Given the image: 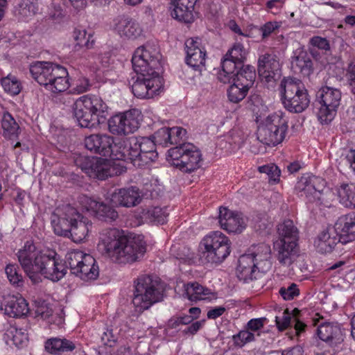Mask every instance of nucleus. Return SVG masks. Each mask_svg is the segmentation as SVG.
<instances>
[{
    "mask_svg": "<svg viewBox=\"0 0 355 355\" xmlns=\"http://www.w3.org/2000/svg\"><path fill=\"white\" fill-rule=\"evenodd\" d=\"M162 55L157 48L146 44L136 49L132 64L137 77L132 85L135 96L140 98H151L162 92L163 78L160 76Z\"/></svg>",
    "mask_w": 355,
    "mask_h": 355,
    "instance_id": "obj_1",
    "label": "nucleus"
},
{
    "mask_svg": "<svg viewBox=\"0 0 355 355\" xmlns=\"http://www.w3.org/2000/svg\"><path fill=\"white\" fill-rule=\"evenodd\" d=\"M16 255L24 272L34 284L42 281L40 275L58 282L67 273L66 266L55 252L39 250L31 241L26 242Z\"/></svg>",
    "mask_w": 355,
    "mask_h": 355,
    "instance_id": "obj_2",
    "label": "nucleus"
},
{
    "mask_svg": "<svg viewBox=\"0 0 355 355\" xmlns=\"http://www.w3.org/2000/svg\"><path fill=\"white\" fill-rule=\"evenodd\" d=\"M97 249L115 262L127 263L141 257L146 252V245L140 236L123 235L119 230L112 228L101 234Z\"/></svg>",
    "mask_w": 355,
    "mask_h": 355,
    "instance_id": "obj_3",
    "label": "nucleus"
},
{
    "mask_svg": "<svg viewBox=\"0 0 355 355\" xmlns=\"http://www.w3.org/2000/svg\"><path fill=\"white\" fill-rule=\"evenodd\" d=\"M155 141L148 137H131L122 139L116 145L117 159L130 162L135 167L142 168L154 162L158 156Z\"/></svg>",
    "mask_w": 355,
    "mask_h": 355,
    "instance_id": "obj_4",
    "label": "nucleus"
},
{
    "mask_svg": "<svg viewBox=\"0 0 355 355\" xmlns=\"http://www.w3.org/2000/svg\"><path fill=\"white\" fill-rule=\"evenodd\" d=\"M107 105L96 95H84L73 104V113L82 128H95L105 119Z\"/></svg>",
    "mask_w": 355,
    "mask_h": 355,
    "instance_id": "obj_5",
    "label": "nucleus"
},
{
    "mask_svg": "<svg viewBox=\"0 0 355 355\" xmlns=\"http://www.w3.org/2000/svg\"><path fill=\"white\" fill-rule=\"evenodd\" d=\"M30 73L40 85L52 92H62L69 87L68 72L58 64L37 62L31 65Z\"/></svg>",
    "mask_w": 355,
    "mask_h": 355,
    "instance_id": "obj_6",
    "label": "nucleus"
},
{
    "mask_svg": "<svg viewBox=\"0 0 355 355\" xmlns=\"http://www.w3.org/2000/svg\"><path fill=\"white\" fill-rule=\"evenodd\" d=\"M164 292L163 284L158 277L149 275L139 277L132 298L136 311L142 313L154 304L161 302L164 298Z\"/></svg>",
    "mask_w": 355,
    "mask_h": 355,
    "instance_id": "obj_7",
    "label": "nucleus"
},
{
    "mask_svg": "<svg viewBox=\"0 0 355 355\" xmlns=\"http://www.w3.org/2000/svg\"><path fill=\"white\" fill-rule=\"evenodd\" d=\"M279 90L282 104L290 112L301 113L309 107L310 97L301 80L292 78H284Z\"/></svg>",
    "mask_w": 355,
    "mask_h": 355,
    "instance_id": "obj_8",
    "label": "nucleus"
},
{
    "mask_svg": "<svg viewBox=\"0 0 355 355\" xmlns=\"http://www.w3.org/2000/svg\"><path fill=\"white\" fill-rule=\"evenodd\" d=\"M288 118L281 111L269 114L258 127L257 139L268 146H276L282 143L288 130Z\"/></svg>",
    "mask_w": 355,
    "mask_h": 355,
    "instance_id": "obj_9",
    "label": "nucleus"
},
{
    "mask_svg": "<svg viewBox=\"0 0 355 355\" xmlns=\"http://www.w3.org/2000/svg\"><path fill=\"white\" fill-rule=\"evenodd\" d=\"M167 160L173 166L185 173H191L201 166L202 155L191 143H185L168 150Z\"/></svg>",
    "mask_w": 355,
    "mask_h": 355,
    "instance_id": "obj_10",
    "label": "nucleus"
},
{
    "mask_svg": "<svg viewBox=\"0 0 355 355\" xmlns=\"http://www.w3.org/2000/svg\"><path fill=\"white\" fill-rule=\"evenodd\" d=\"M231 242L219 231L213 232L200 242L202 258L207 263H220L230 254Z\"/></svg>",
    "mask_w": 355,
    "mask_h": 355,
    "instance_id": "obj_11",
    "label": "nucleus"
},
{
    "mask_svg": "<svg viewBox=\"0 0 355 355\" xmlns=\"http://www.w3.org/2000/svg\"><path fill=\"white\" fill-rule=\"evenodd\" d=\"M324 181L316 176L304 175L297 182L295 190L297 194L304 198L309 202L316 205H323L324 207H330V197L331 193L322 189Z\"/></svg>",
    "mask_w": 355,
    "mask_h": 355,
    "instance_id": "obj_12",
    "label": "nucleus"
},
{
    "mask_svg": "<svg viewBox=\"0 0 355 355\" xmlns=\"http://www.w3.org/2000/svg\"><path fill=\"white\" fill-rule=\"evenodd\" d=\"M65 264L69 267L71 273L84 281L94 280L98 277L99 270L95 259L82 251L67 252Z\"/></svg>",
    "mask_w": 355,
    "mask_h": 355,
    "instance_id": "obj_13",
    "label": "nucleus"
},
{
    "mask_svg": "<svg viewBox=\"0 0 355 355\" xmlns=\"http://www.w3.org/2000/svg\"><path fill=\"white\" fill-rule=\"evenodd\" d=\"M341 92L331 87H322L317 93L316 114L321 123H328L334 118L340 104Z\"/></svg>",
    "mask_w": 355,
    "mask_h": 355,
    "instance_id": "obj_14",
    "label": "nucleus"
},
{
    "mask_svg": "<svg viewBox=\"0 0 355 355\" xmlns=\"http://www.w3.org/2000/svg\"><path fill=\"white\" fill-rule=\"evenodd\" d=\"M140 114L139 110L132 109L114 115L108 120L109 131L117 135L133 133L139 128Z\"/></svg>",
    "mask_w": 355,
    "mask_h": 355,
    "instance_id": "obj_15",
    "label": "nucleus"
},
{
    "mask_svg": "<svg viewBox=\"0 0 355 355\" xmlns=\"http://www.w3.org/2000/svg\"><path fill=\"white\" fill-rule=\"evenodd\" d=\"M246 55L247 51L243 44H234L227 52L222 61V70L218 74V79L222 83H227L229 78L233 76L232 73L243 65Z\"/></svg>",
    "mask_w": 355,
    "mask_h": 355,
    "instance_id": "obj_16",
    "label": "nucleus"
},
{
    "mask_svg": "<svg viewBox=\"0 0 355 355\" xmlns=\"http://www.w3.org/2000/svg\"><path fill=\"white\" fill-rule=\"evenodd\" d=\"M76 216L78 217V211L69 205L56 208L51 218L55 234L69 237L72 223L71 222Z\"/></svg>",
    "mask_w": 355,
    "mask_h": 355,
    "instance_id": "obj_17",
    "label": "nucleus"
},
{
    "mask_svg": "<svg viewBox=\"0 0 355 355\" xmlns=\"http://www.w3.org/2000/svg\"><path fill=\"white\" fill-rule=\"evenodd\" d=\"M113 138L107 135L94 134L85 139V146L87 150L104 157L113 155L116 159L115 155L119 154V148L113 146Z\"/></svg>",
    "mask_w": 355,
    "mask_h": 355,
    "instance_id": "obj_18",
    "label": "nucleus"
},
{
    "mask_svg": "<svg viewBox=\"0 0 355 355\" xmlns=\"http://www.w3.org/2000/svg\"><path fill=\"white\" fill-rule=\"evenodd\" d=\"M218 220L221 228L232 233H241L247 225V219L241 213L226 207H220Z\"/></svg>",
    "mask_w": 355,
    "mask_h": 355,
    "instance_id": "obj_19",
    "label": "nucleus"
},
{
    "mask_svg": "<svg viewBox=\"0 0 355 355\" xmlns=\"http://www.w3.org/2000/svg\"><path fill=\"white\" fill-rule=\"evenodd\" d=\"M186 63L196 71L205 66L206 51L198 38H189L185 42Z\"/></svg>",
    "mask_w": 355,
    "mask_h": 355,
    "instance_id": "obj_20",
    "label": "nucleus"
},
{
    "mask_svg": "<svg viewBox=\"0 0 355 355\" xmlns=\"http://www.w3.org/2000/svg\"><path fill=\"white\" fill-rule=\"evenodd\" d=\"M258 73L267 83L275 82L281 76V67L276 55L266 53L258 60Z\"/></svg>",
    "mask_w": 355,
    "mask_h": 355,
    "instance_id": "obj_21",
    "label": "nucleus"
},
{
    "mask_svg": "<svg viewBox=\"0 0 355 355\" xmlns=\"http://www.w3.org/2000/svg\"><path fill=\"white\" fill-rule=\"evenodd\" d=\"M142 195L136 187L115 189L110 196L112 203L116 206L135 207L141 201Z\"/></svg>",
    "mask_w": 355,
    "mask_h": 355,
    "instance_id": "obj_22",
    "label": "nucleus"
},
{
    "mask_svg": "<svg viewBox=\"0 0 355 355\" xmlns=\"http://www.w3.org/2000/svg\"><path fill=\"white\" fill-rule=\"evenodd\" d=\"M274 250L279 263L284 266H290L298 257L297 243L282 241L274 243Z\"/></svg>",
    "mask_w": 355,
    "mask_h": 355,
    "instance_id": "obj_23",
    "label": "nucleus"
},
{
    "mask_svg": "<svg viewBox=\"0 0 355 355\" xmlns=\"http://www.w3.org/2000/svg\"><path fill=\"white\" fill-rule=\"evenodd\" d=\"M114 28L121 37L134 40L141 33V28L134 19L126 16H119L114 19Z\"/></svg>",
    "mask_w": 355,
    "mask_h": 355,
    "instance_id": "obj_24",
    "label": "nucleus"
},
{
    "mask_svg": "<svg viewBox=\"0 0 355 355\" xmlns=\"http://www.w3.org/2000/svg\"><path fill=\"white\" fill-rule=\"evenodd\" d=\"M334 227L339 234L341 243L355 241V214L351 213L341 216L336 222Z\"/></svg>",
    "mask_w": 355,
    "mask_h": 355,
    "instance_id": "obj_25",
    "label": "nucleus"
},
{
    "mask_svg": "<svg viewBox=\"0 0 355 355\" xmlns=\"http://www.w3.org/2000/svg\"><path fill=\"white\" fill-rule=\"evenodd\" d=\"M1 310L8 316L16 318L26 315L29 308L26 300L22 297L8 295L1 303Z\"/></svg>",
    "mask_w": 355,
    "mask_h": 355,
    "instance_id": "obj_26",
    "label": "nucleus"
},
{
    "mask_svg": "<svg viewBox=\"0 0 355 355\" xmlns=\"http://www.w3.org/2000/svg\"><path fill=\"white\" fill-rule=\"evenodd\" d=\"M338 243H341V240L334 226L322 231L315 240L314 245L319 252L327 254L332 252Z\"/></svg>",
    "mask_w": 355,
    "mask_h": 355,
    "instance_id": "obj_27",
    "label": "nucleus"
},
{
    "mask_svg": "<svg viewBox=\"0 0 355 355\" xmlns=\"http://www.w3.org/2000/svg\"><path fill=\"white\" fill-rule=\"evenodd\" d=\"M314 325H318L317 334L322 340L331 345H336L343 341V333L338 324L330 322L317 324L315 322Z\"/></svg>",
    "mask_w": 355,
    "mask_h": 355,
    "instance_id": "obj_28",
    "label": "nucleus"
},
{
    "mask_svg": "<svg viewBox=\"0 0 355 355\" xmlns=\"http://www.w3.org/2000/svg\"><path fill=\"white\" fill-rule=\"evenodd\" d=\"M69 236L75 243H80L86 239L92 229V223L78 212V217H73L71 222Z\"/></svg>",
    "mask_w": 355,
    "mask_h": 355,
    "instance_id": "obj_29",
    "label": "nucleus"
},
{
    "mask_svg": "<svg viewBox=\"0 0 355 355\" xmlns=\"http://www.w3.org/2000/svg\"><path fill=\"white\" fill-rule=\"evenodd\" d=\"M291 67L295 73L303 76H309L313 71V63L308 53L297 49L293 52L291 59Z\"/></svg>",
    "mask_w": 355,
    "mask_h": 355,
    "instance_id": "obj_30",
    "label": "nucleus"
},
{
    "mask_svg": "<svg viewBox=\"0 0 355 355\" xmlns=\"http://www.w3.org/2000/svg\"><path fill=\"white\" fill-rule=\"evenodd\" d=\"M111 162L103 158L92 157L89 161L88 173L91 177L99 180H105L113 174L114 168L111 166Z\"/></svg>",
    "mask_w": 355,
    "mask_h": 355,
    "instance_id": "obj_31",
    "label": "nucleus"
},
{
    "mask_svg": "<svg viewBox=\"0 0 355 355\" xmlns=\"http://www.w3.org/2000/svg\"><path fill=\"white\" fill-rule=\"evenodd\" d=\"M232 76L229 78L226 83L232 80L239 86L250 89L254 84L256 78L255 69L250 65H242L232 73Z\"/></svg>",
    "mask_w": 355,
    "mask_h": 355,
    "instance_id": "obj_32",
    "label": "nucleus"
},
{
    "mask_svg": "<svg viewBox=\"0 0 355 355\" xmlns=\"http://www.w3.org/2000/svg\"><path fill=\"white\" fill-rule=\"evenodd\" d=\"M259 263L254 259L253 256L249 253L243 254L239 259V265L237 271L239 272L238 277L243 279L245 282L252 280L255 272V268H258Z\"/></svg>",
    "mask_w": 355,
    "mask_h": 355,
    "instance_id": "obj_33",
    "label": "nucleus"
},
{
    "mask_svg": "<svg viewBox=\"0 0 355 355\" xmlns=\"http://www.w3.org/2000/svg\"><path fill=\"white\" fill-rule=\"evenodd\" d=\"M1 122L3 137L12 141L17 140L21 129L14 117L8 112H4Z\"/></svg>",
    "mask_w": 355,
    "mask_h": 355,
    "instance_id": "obj_34",
    "label": "nucleus"
},
{
    "mask_svg": "<svg viewBox=\"0 0 355 355\" xmlns=\"http://www.w3.org/2000/svg\"><path fill=\"white\" fill-rule=\"evenodd\" d=\"M173 5L171 16L184 22H190L191 19V8H193L196 0H171Z\"/></svg>",
    "mask_w": 355,
    "mask_h": 355,
    "instance_id": "obj_35",
    "label": "nucleus"
},
{
    "mask_svg": "<svg viewBox=\"0 0 355 355\" xmlns=\"http://www.w3.org/2000/svg\"><path fill=\"white\" fill-rule=\"evenodd\" d=\"M182 296L192 302L205 300L211 294L209 289L203 287L198 282L188 283L183 285Z\"/></svg>",
    "mask_w": 355,
    "mask_h": 355,
    "instance_id": "obj_36",
    "label": "nucleus"
},
{
    "mask_svg": "<svg viewBox=\"0 0 355 355\" xmlns=\"http://www.w3.org/2000/svg\"><path fill=\"white\" fill-rule=\"evenodd\" d=\"M4 340L7 345H15L18 348L24 347L28 342L26 330L15 327H10L6 331Z\"/></svg>",
    "mask_w": 355,
    "mask_h": 355,
    "instance_id": "obj_37",
    "label": "nucleus"
},
{
    "mask_svg": "<svg viewBox=\"0 0 355 355\" xmlns=\"http://www.w3.org/2000/svg\"><path fill=\"white\" fill-rule=\"evenodd\" d=\"M44 347L48 352L57 354L71 352L76 348V345L72 341L66 338H52L46 341Z\"/></svg>",
    "mask_w": 355,
    "mask_h": 355,
    "instance_id": "obj_38",
    "label": "nucleus"
},
{
    "mask_svg": "<svg viewBox=\"0 0 355 355\" xmlns=\"http://www.w3.org/2000/svg\"><path fill=\"white\" fill-rule=\"evenodd\" d=\"M339 202L346 207L355 208V186L352 184H340L336 187Z\"/></svg>",
    "mask_w": 355,
    "mask_h": 355,
    "instance_id": "obj_39",
    "label": "nucleus"
},
{
    "mask_svg": "<svg viewBox=\"0 0 355 355\" xmlns=\"http://www.w3.org/2000/svg\"><path fill=\"white\" fill-rule=\"evenodd\" d=\"M277 231L279 239L277 241L297 243L299 232L292 220H284L282 224L279 225Z\"/></svg>",
    "mask_w": 355,
    "mask_h": 355,
    "instance_id": "obj_40",
    "label": "nucleus"
},
{
    "mask_svg": "<svg viewBox=\"0 0 355 355\" xmlns=\"http://www.w3.org/2000/svg\"><path fill=\"white\" fill-rule=\"evenodd\" d=\"M298 313V309H295L293 310V318L286 311H284L282 316H276L275 322L278 329L283 331L289 326L293 325L297 334L302 332L304 329L305 324L297 318V313Z\"/></svg>",
    "mask_w": 355,
    "mask_h": 355,
    "instance_id": "obj_41",
    "label": "nucleus"
},
{
    "mask_svg": "<svg viewBox=\"0 0 355 355\" xmlns=\"http://www.w3.org/2000/svg\"><path fill=\"white\" fill-rule=\"evenodd\" d=\"M94 214L99 220L106 222H112L115 220L118 217L117 211L110 206L103 202H98Z\"/></svg>",
    "mask_w": 355,
    "mask_h": 355,
    "instance_id": "obj_42",
    "label": "nucleus"
},
{
    "mask_svg": "<svg viewBox=\"0 0 355 355\" xmlns=\"http://www.w3.org/2000/svg\"><path fill=\"white\" fill-rule=\"evenodd\" d=\"M73 38L76 44L80 47L91 49L94 45L92 33H87L85 28H76L73 31Z\"/></svg>",
    "mask_w": 355,
    "mask_h": 355,
    "instance_id": "obj_43",
    "label": "nucleus"
},
{
    "mask_svg": "<svg viewBox=\"0 0 355 355\" xmlns=\"http://www.w3.org/2000/svg\"><path fill=\"white\" fill-rule=\"evenodd\" d=\"M270 246L265 243H261L257 245L252 246L249 254L253 256L254 259L259 265L261 262L267 261L270 258Z\"/></svg>",
    "mask_w": 355,
    "mask_h": 355,
    "instance_id": "obj_44",
    "label": "nucleus"
},
{
    "mask_svg": "<svg viewBox=\"0 0 355 355\" xmlns=\"http://www.w3.org/2000/svg\"><path fill=\"white\" fill-rule=\"evenodd\" d=\"M5 272L9 282L16 287H21L24 285L22 275L19 272V266L15 263H8L5 268Z\"/></svg>",
    "mask_w": 355,
    "mask_h": 355,
    "instance_id": "obj_45",
    "label": "nucleus"
},
{
    "mask_svg": "<svg viewBox=\"0 0 355 355\" xmlns=\"http://www.w3.org/2000/svg\"><path fill=\"white\" fill-rule=\"evenodd\" d=\"M1 83L4 91L12 96L17 95L21 90V83L15 76L8 75L1 78Z\"/></svg>",
    "mask_w": 355,
    "mask_h": 355,
    "instance_id": "obj_46",
    "label": "nucleus"
},
{
    "mask_svg": "<svg viewBox=\"0 0 355 355\" xmlns=\"http://www.w3.org/2000/svg\"><path fill=\"white\" fill-rule=\"evenodd\" d=\"M256 336H260L259 333L255 334L248 329L241 330L238 334L232 336V341L235 347H243L247 343L255 340Z\"/></svg>",
    "mask_w": 355,
    "mask_h": 355,
    "instance_id": "obj_47",
    "label": "nucleus"
},
{
    "mask_svg": "<svg viewBox=\"0 0 355 355\" xmlns=\"http://www.w3.org/2000/svg\"><path fill=\"white\" fill-rule=\"evenodd\" d=\"M38 8L31 0H22L18 6V15L23 19H28L35 15Z\"/></svg>",
    "mask_w": 355,
    "mask_h": 355,
    "instance_id": "obj_48",
    "label": "nucleus"
},
{
    "mask_svg": "<svg viewBox=\"0 0 355 355\" xmlns=\"http://www.w3.org/2000/svg\"><path fill=\"white\" fill-rule=\"evenodd\" d=\"M248 90L249 89L239 86L236 83L233 82L227 90L229 100L233 103H238L245 97Z\"/></svg>",
    "mask_w": 355,
    "mask_h": 355,
    "instance_id": "obj_49",
    "label": "nucleus"
},
{
    "mask_svg": "<svg viewBox=\"0 0 355 355\" xmlns=\"http://www.w3.org/2000/svg\"><path fill=\"white\" fill-rule=\"evenodd\" d=\"M146 218L150 222L163 224L166 221L168 214L166 210L159 207H153L147 210L145 214Z\"/></svg>",
    "mask_w": 355,
    "mask_h": 355,
    "instance_id": "obj_50",
    "label": "nucleus"
},
{
    "mask_svg": "<svg viewBox=\"0 0 355 355\" xmlns=\"http://www.w3.org/2000/svg\"><path fill=\"white\" fill-rule=\"evenodd\" d=\"M254 223V229L256 231L264 234L270 233L272 223L267 215L263 214L261 216H257Z\"/></svg>",
    "mask_w": 355,
    "mask_h": 355,
    "instance_id": "obj_51",
    "label": "nucleus"
},
{
    "mask_svg": "<svg viewBox=\"0 0 355 355\" xmlns=\"http://www.w3.org/2000/svg\"><path fill=\"white\" fill-rule=\"evenodd\" d=\"M259 171L261 173H266L270 182L276 183L279 180L281 171L275 164L259 166Z\"/></svg>",
    "mask_w": 355,
    "mask_h": 355,
    "instance_id": "obj_52",
    "label": "nucleus"
},
{
    "mask_svg": "<svg viewBox=\"0 0 355 355\" xmlns=\"http://www.w3.org/2000/svg\"><path fill=\"white\" fill-rule=\"evenodd\" d=\"M282 26L281 21H268L261 26L259 31L261 33L262 39L268 38L275 31L278 30Z\"/></svg>",
    "mask_w": 355,
    "mask_h": 355,
    "instance_id": "obj_53",
    "label": "nucleus"
},
{
    "mask_svg": "<svg viewBox=\"0 0 355 355\" xmlns=\"http://www.w3.org/2000/svg\"><path fill=\"white\" fill-rule=\"evenodd\" d=\"M155 143L168 146L170 144V128L164 127L158 130L154 135Z\"/></svg>",
    "mask_w": 355,
    "mask_h": 355,
    "instance_id": "obj_54",
    "label": "nucleus"
},
{
    "mask_svg": "<svg viewBox=\"0 0 355 355\" xmlns=\"http://www.w3.org/2000/svg\"><path fill=\"white\" fill-rule=\"evenodd\" d=\"M279 293L284 300H291L299 295L300 290L295 284H291L287 288L282 287Z\"/></svg>",
    "mask_w": 355,
    "mask_h": 355,
    "instance_id": "obj_55",
    "label": "nucleus"
},
{
    "mask_svg": "<svg viewBox=\"0 0 355 355\" xmlns=\"http://www.w3.org/2000/svg\"><path fill=\"white\" fill-rule=\"evenodd\" d=\"M187 131L181 127L170 128V144H178L186 137Z\"/></svg>",
    "mask_w": 355,
    "mask_h": 355,
    "instance_id": "obj_56",
    "label": "nucleus"
},
{
    "mask_svg": "<svg viewBox=\"0 0 355 355\" xmlns=\"http://www.w3.org/2000/svg\"><path fill=\"white\" fill-rule=\"evenodd\" d=\"M346 78L351 92L355 95V60H351L346 69Z\"/></svg>",
    "mask_w": 355,
    "mask_h": 355,
    "instance_id": "obj_57",
    "label": "nucleus"
},
{
    "mask_svg": "<svg viewBox=\"0 0 355 355\" xmlns=\"http://www.w3.org/2000/svg\"><path fill=\"white\" fill-rule=\"evenodd\" d=\"M78 202L82 209L87 211H92L94 214L98 202L87 196L83 195L79 196Z\"/></svg>",
    "mask_w": 355,
    "mask_h": 355,
    "instance_id": "obj_58",
    "label": "nucleus"
},
{
    "mask_svg": "<svg viewBox=\"0 0 355 355\" xmlns=\"http://www.w3.org/2000/svg\"><path fill=\"white\" fill-rule=\"evenodd\" d=\"M285 3V0H270L266 3V11L272 15H278Z\"/></svg>",
    "mask_w": 355,
    "mask_h": 355,
    "instance_id": "obj_59",
    "label": "nucleus"
},
{
    "mask_svg": "<svg viewBox=\"0 0 355 355\" xmlns=\"http://www.w3.org/2000/svg\"><path fill=\"white\" fill-rule=\"evenodd\" d=\"M266 322V318H253L248 322L246 328L252 333L257 332L262 329Z\"/></svg>",
    "mask_w": 355,
    "mask_h": 355,
    "instance_id": "obj_60",
    "label": "nucleus"
},
{
    "mask_svg": "<svg viewBox=\"0 0 355 355\" xmlns=\"http://www.w3.org/2000/svg\"><path fill=\"white\" fill-rule=\"evenodd\" d=\"M52 309L46 304L39 305L35 310L36 317L40 318L42 320H49V322H51L50 317L52 315Z\"/></svg>",
    "mask_w": 355,
    "mask_h": 355,
    "instance_id": "obj_61",
    "label": "nucleus"
},
{
    "mask_svg": "<svg viewBox=\"0 0 355 355\" xmlns=\"http://www.w3.org/2000/svg\"><path fill=\"white\" fill-rule=\"evenodd\" d=\"M310 43L312 46H315L321 50L327 51L330 49L329 42L324 37L314 36L310 40Z\"/></svg>",
    "mask_w": 355,
    "mask_h": 355,
    "instance_id": "obj_62",
    "label": "nucleus"
},
{
    "mask_svg": "<svg viewBox=\"0 0 355 355\" xmlns=\"http://www.w3.org/2000/svg\"><path fill=\"white\" fill-rule=\"evenodd\" d=\"M90 87L91 85L87 78H79L76 82V87L73 88V92L76 94H82L89 91Z\"/></svg>",
    "mask_w": 355,
    "mask_h": 355,
    "instance_id": "obj_63",
    "label": "nucleus"
},
{
    "mask_svg": "<svg viewBox=\"0 0 355 355\" xmlns=\"http://www.w3.org/2000/svg\"><path fill=\"white\" fill-rule=\"evenodd\" d=\"M226 311V308L224 306H216L208 311L207 316L209 319H216L221 316Z\"/></svg>",
    "mask_w": 355,
    "mask_h": 355,
    "instance_id": "obj_64",
    "label": "nucleus"
}]
</instances>
